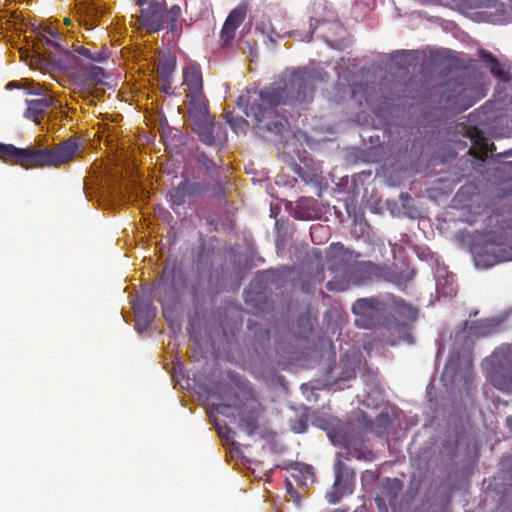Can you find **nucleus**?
I'll return each instance as SVG.
<instances>
[{"instance_id":"1","label":"nucleus","mask_w":512,"mask_h":512,"mask_svg":"<svg viewBox=\"0 0 512 512\" xmlns=\"http://www.w3.org/2000/svg\"><path fill=\"white\" fill-rule=\"evenodd\" d=\"M319 78L314 70L286 71L270 86L240 95L238 106L245 108L246 116L260 130L281 134L287 123L282 107H301L311 102Z\"/></svg>"},{"instance_id":"2","label":"nucleus","mask_w":512,"mask_h":512,"mask_svg":"<svg viewBox=\"0 0 512 512\" xmlns=\"http://www.w3.org/2000/svg\"><path fill=\"white\" fill-rule=\"evenodd\" d=\"M508 316V312H501L494 317L479 320L469 327L466 323L462 330L456 332L454 345L444 368L442 379L450 381L453 385L460 382L468 384L473 376L471 355L473 336H488L499 332Z\"/></svg>"},{"instance_id":"3","label":"nucleus","mask_w":512,"mask_h":512,"mask_svg":"<svg viewBox=\"0 0 512 512\" xmlns=\"http://www.w3.org/2000/svg\"><path fill=\"white\" fill-rule=\"evenodd\" d=\"M78 151V144L68 139L54 148L30 145L17 148L12 144L0 145V157L10 159L25 169L59 167L71 161Z\"/></svg>"},{"instance_id":"4","label":"nucleus","mask_w":512,"mask_h":512,"mask_svg":"<svg viewBox=\"0 0 512 512\" xmlns=\"http://www.w3.org/2000/svg\"><path fill=\"white\" fill-rule=\"evenodd\" d=\"M330 254V269L334 274L326 285L330 291H344L351 283L364 284L379 275L377 266L371 262H354L352 253L340 244L333 245Z\"/></svg>"},{"instance_id":"5","label":"nucleus","mask_w":512,"mask_h":512,"mask_svg":"<svg viewBox=\"0 0 512 512\" xmlns=\"http://www.w3.org/2000/svg\"><path fill=\"white\" fill-rule=\"evenodd\" d=\"M486 380L497 390L512 393V344H502L481 362Z\"/></svg>"},{"instance_id":"6","label":"nucleus","mask_w":512,"mask_h":512,"mask_svg":"<svg viewBox=\"0 0 512 512\" xmlns=\"http://www.w3.org/2000/svg\"><path fill=\"white\" fill-rule=\"evenodd\" d=\"M480 56L486 67L498 79L497 100L512 111V67L500 64L489 52L481 51Z\"/></svg>"},{"instance_id":"7","label":"nucleus","mask_w":512,"mask_h":512,"mask_svg":"<svg viewBox=\"0 0 512 512\" xmlns=\"http://www.w3.org/2000/svg\"><path fill=\"white\" fill-rule=\"evenodd\" d=\"M238 397L232 400H223L217 404L216 411L226 417H238L241 428L248 434L252 435L258 427V412L255 410V402L250 401L247 404L248 410L242 409L238 405Z\"/></svg>"},{"instance_id":"8","label":"nucleus","mask_w":512,"mask_h":512,"mask_svg":"<svg viewBox=\"0 0 512 512\" xmlns=\"http://www.w3.org/2000/svg\"><path fill=\"white\" fill-rule=\"evenodd\" d=\"M356 326L363 329L375 328L382 312L381 304L375 299H358L352 306Z\"/></svg>"},{"instance_id":"9","label":"nucleus","mask_w":512,"mask_h":512,"mask_svg":"<svg viewBox=\"0 0 512 512\" xmlns=\"http://www.w3.org/2000/svg\"><path fill=\"white\" fill-rule=\"evenodd\" d=\"M139 6L148 5L142 8L139 16V23L142 28L150 33H155L163 28L165 22L163 5L161 0H137Z\"/></svg>"},{"instance_id":"10","label":"nucleus","mask_w":512,"mask_h":512,"mask_svg":"<svg viewBox=\"0 0 512 512\" xmlns=\"http://www.w3.org/2000/svg\"><path fill=\"white\" fill-rule=\"evenodd\" d=\"M335 475L333 490L327 493L330 503H337L343 495L353 492L354 473L340 459L335 464Z\"/></svg>"},{"instance_id":"11","label":"nucleus","mask_w":512,"mask_h":512,"mask_svg":"<svg viewBox=\"0 0 512 512\" xmlns=\"http://www.w3.org/2000/svg\"><path fill=\"white\" fill-rule=\"evenodd\" d=\"M328 436L334 445L344 446L347 449V454L352 457L365 458V452L361 449L360 441L348 434L343 426L329 432Z\"/></svg>"},{"instance_id":"12","label":"nucleus","mask_w":512,"mask_h":512,"mask_svg":"<svg viewBox=\"0 0 512 512\" xmlns=\"http://www.w3.org/2000/svg\"><path fill=\"white\" fill-rule=\"evenodd\" d=\"M246 11V5L240 4L228 15L221 31V39L225 44L234 39L236 30L246 17Z\"/></svg>"},{"instance_id":"13","label":"nucleus","mask_w":512,"mask_h":512,"mask_svg":"<svg viewBox=\"0 0 512 512\" xmlns=\"http://www.w3.org/2000/svg\"><path fill=\"white\" fill-rule=\"evenodd\" d=\"M326 10L327 3L325 0H314L311 10L312 16L310 18V30L303 36L297 32H294L293 35L295 37H299V40L301 41H310L315 29L313 21L318 24L320 22L330 21L332 19V15H326Z\"/></svg>"},{"instance_id":"14","label":"nucleus","mask_w":512,"mask_h":512,"mask_svg":"<svg viewBox=\"0 0 512 512\" xmlns=\"http://www.w3.org/2000/svg\"><path fill=\"white\" fill-rule=\"evenodd\" d=\"M188 114L193 124L210 118L207 102L202 93L188 95Z\"/></svg>"},{"instance_id":"15","label":"nucleus","mask_w":512,"mask_h":512,"mask_svg":"<svg viewBox=\"0 0 512 512\" xmlns=\"http://www.w3.org/2000/svg\"><path fill=\"white\" fill-rule=\"evenodd\" d=\"M194 130L199 135L200 140L208 145L221 143L224 138H221L219 134L215 135L216 130L218 131L221 127L211 121L210 118L205 121H199L193 124Z\"/></svg>"},{"instance_id":"16","label":"nucleus","mask_w":512,"mask_h":512,"mask_svg":"<svg viewBox=\"0 0 512 512\" xmlns=\"http://www.w3.org/2000/svg\"><path fill=\"white\" fill-rule=\"evenodd\" d=\"M26 104L27 109L24 116L39 124L40 118H42L46 114L47 109L53 105V100L47 96H43L39 99L27 100Z\"/></svg>"},{"instance_id":"17","label":"nucleus","mask_w":512,"mask_h":512,"mask_svg":"<svg viewBox=\"0 0 512 512\" xmlns=\"http://www.w3.org/2000/svg\"><path fill=\"white\" fill-rule=\"evenodd\" d=\"M183 84L188 88V95L202 93V74L197 66L190 65L184 68Z\"/></svg>"},{"instance_id":"18","label":"nucleus","mask_w":512,"mask_h":512,"mask_svg":"<svg viewBox=\"0 0 512 512\" xmlns=\"http://www.w3.org/2000/svg\"><path fill=\"white\" fill-rule=\"evenodd\" d=\"M133 309L138 330H145L154 318V312L151 309V305L149 303L143 304L141 301H137L134 303Z\"/></svg>"},{"instance_id":"19","label":"nucleus","mask_w":512,"mask_h":512,"mask_svg":"<svg viewBox=\"0 0 512 512\" xmlns=\"http://www.w3.org/2000/svg\"><path fill=\"white\" fill-rule=\"evenodd\" d=\"M75 51L92 62L101 63L108 58V49L105 46H96L92 48H86L84 46H78Z\"/></svg>"},{"instance_id":"20","label":"nucleus","mask_w":512,"mask_h":512,"mask_svg":"<svg viewBox=\"0 0 512 512\" xmlns=\"http://www.w3.org/2000/svg\"><path fill=\"white\" fill-rule=\"evenodd\" d=\"M292 476L305 487L311 485L314 482L313 468L307 464H296L293 468Z\"/></svg>"},{"instance_id":"21","label":"nucleus","mask_w":512,"mask_h":512,"mask_svg":"<svg viewBox=\"0 0 512 512\" xmlns=\"http://www.w3.org/2000/svg\"><path fill=\"white\" fill-rule=\"evenodd\" d=\"M193 193V185L187 181L180 183L171 192L172 202L176 205H183L186 203V197Z\"/></svg>"},{"instance_id":"22","label":"nucleus","mask_w":512,"mask_h":512,"mask_svg":"<svg viewBox=\"0 0 512 512\" xmlns=\"http://www.w3.org/2000/svg\"><path fill=\"white\" fill-rule=\"evenodd\" d=\"M393 306L395 312L404 319L414 321L417 318V310L413 306L405 303L404 300L394 299Z\"/></svg>"},{"instance_id":"23","label":"nucleus","mask_w":512,"mask_h":512,"mask_svg":"<svg viewBox=\"0 0 512 512\" xmlns=\"http://www.w3.org/2000/svg\"><path fill=\"white\" fill-rule=\"evenodd\" d=\"M78 13L85 16V25L93 28L96 26V21L102 12L98 6L91 4L80 7Z\"/></svg>"},{"instance_id":"24","label":"nucleus","mask_w":512,"mask_h":512,"mask_svg":"<svg viewBox=\"0 0 512 512\" xmlns=\"http://www.w3.org/2000/svg\"><path fill=\"white\" fill-rule=\"evenodd\" d=\"M40 35L43 36L46 43L56 49H62L61 44L58 42L60 39V34L53 27L45 26L42 28Z\"/></svg>"},{"instance_id":"25","label":"nucleus","mask_w":512,"mask_h":512,"mask_svg":"<svg viewBox=\"0 0 512 512\" xmlns=\"http://www.w3.org/2000/svg\"><path fill=\"white\" fill-rule=\"evenodd\" d=\"M181 16V8L178 5H173L167 12L166 21L169 24L171 32L176 33L178 30V20Z\"/></svg>"},{"instance_id":"26","label":"nucleus","mask_w":512,"mask_h":512,"mask_svg":"<svg viewBox=\"0 0 512 512\" xmlns=\"http://www.w3.org/2000/svg\"><path fill=\"white\" fill-rule=\"evenodd\" d=\"M452 282H453V279L452 277L451 278H447L445 280H440V279H437V282H436V290L437 292L440 294V295H444V296H453L456 294V289L455 287L452 286Z\"/></svg>"},{"instance_id":"27","label":"nucleus","mask_w":512,"mask_h":512,"mask_svg":"<svg viewBox=\"0 0 512 512\" xmlns=\"http://www.w3.org/2000/svg\"><path fill=\"white\" fill-rule=\"evenodd\" d=\"M85 75L88 81L98 84L102 82L105 72L101 67L90 65L85 68Z\"/></svg>"},{"instance_id":"28","label":"nucleus","mask_w":512,"mask_h":512,"mask_svg":"<svg viewBox=\"0 0 512 512\" xmlns=\"http://www.w3.org/2000/svg\"><path fill=\"white\" fill-rule=\"evenodd\" d=\"M226 121L235 133H245L248 127L247 120L243 118H234L231 114L226 115Z\"/></svg>"},{"instance_id":"29","label":"nucleus","mask_w":512,"mask_h":512,"mask_svg":"<svg viewBox=\"0 0 512 512\" xmlns=\"http://www.w3.org/2000/svg\"><path fill=\"white\" fill-rule=\"evenodd\" d=\"M175 65L174 62L171 60H165L161 63H159L157 71L159 76L162 78L163 81L169 80L170 76L172 75L174 71Z\"/></svg>"},{"instance_id":"30","label":"nucleus","mask_w":512,"mask_h":512,"mask_svg":"<svg viewBox=\"0 0 512 512\" xmlns=\"http://www.w3.org/2000/svg\"><path fill=\"white\" fill-rule=\"evenodd\" d=\"M394 329L398 332V340L397 341H406L409 344L413 343V339L409 334V329L406 323H401L399 325H395Z\"/></svg>"},{"instance_id":"31","label":"nucleus","mask_w":512,"mask_h":512,"mask_svg":"<svg viewBox=\"0 0 512 512\" xmlns=\"http://www.w3.org/2000/svg\"><path fill=\"white\" fill-rule=\"evenodd\" d=\"M393 487V489L395 490H399L401 488V483L398 479H393L391 481H389Z\"/></svg>"},{"instance_id":"32","label":"nucleus","mask_w":512,"mask_h":512,"mask_svg":"<svg viewBox=\"0 0 512 512\" xmlns=\"http://www.w3.org/2000/svg\"><path fill=\"white\" fill-rule=\"evenodd\" d=\"M171 86H170V83H169V80L167 81H164L163 85H162V89L164 92L168 93L169 90H170Z\"/></svg>"},{"instance_id":"33","label":"nucleus","mask_w":512,"mask_h":512,"mask_svg":"<svg viewBox=\"0 0 512 512\" xmlns=\"http://www.w3.org/2000/svg\"><path fill=\"white\" fill-rule=\"evenodd\" d=\"M506 424H507L508 428L510 429V431L512 432V416H510L506 419Z\"/></svg>"},{"instance_id":"34","label":"nucleus","mask_w":512,"mask_h":512,"mask_svg":"<svg viewBox=\"0 0 512 512\" xmlns=\"http://www.w3.org/2000/svg\"><path fill=\"white\" fill-rule=\"evenodd\" d=\"M218 433H219L221 436L225 437L226 441H231V437H229L228 435H227V436H226V435H224V434H223V432H222V430H221V428H218Z\"/></svg>"},{"instance_id":"35","label":"nucleus","mask_w":512,"mask_h":512,"mask_svg":"<svg viewBox=\"0 0 512 512\" xmlns=\"http://www.w3.org/2000/svg\"><path fill=\"white\" fill-rule=\"evenodd\" d=\"M64 23H65L66 25H70V24H71V20H70L69 18H65V19H64Z\"/></svg>"},{"instance_id":"36","label":"nucleus","mask_w":512,"mask_h":512,"mask_svg":"<svg viewBox=\"0 0 512 512\" xmlns=\"http://www.w3.org/2000/svg\"><path fill=\"white\" fill-rule=\"evenodd\" d=\"M287 488H288V491L293 490L292 484L290 482L287 483Z\"/></svg>"},{"instance_id":"37","label":"nucleus","mask_w":512,"mask_h":512,"mask_svg":"<svg viewBox=\"0 0 512 512\" xmlns=\"http://www.w3.org/2000/svg\"><path fill=\"white\" fill-rule=\"evenodd\" d=\"M484 148H485L486 151H491L492 152V149H489V145L488 144H485Z\"/></svg>"},{"instance_id":"38","label":"nucleus","mask_w":512,"mask_h":512,"mask_svg":"<svg viewBox=\"0 0 512 512\" xmlns=\"http://www.w3.org/2000/svg\"><path fill=\"white\" fill-rule=\"evenodd\" d=\"M163 315H164L165 318H168L167 311L164 310Z\"/></svg>"},{"instance_id":"39","label":"nucleus","mask_w":512,"mask_h":512,"mask_svg":"<svg viewBox=\"0 0 512 512\" xmlns=\"http://www.w3.org/2000/svg\"><path fill=\"white\" fill-rule=\"evenodd\" d=\"M390 342H391V344H392V345H394V344H396V343H397V341H396V340H391Z\"/></svg>"}]
</instances>
